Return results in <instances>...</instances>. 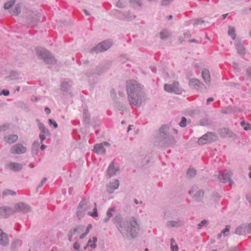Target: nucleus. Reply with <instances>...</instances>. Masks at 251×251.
I'll return each mask as SVG.
<instances>
[{"label":"nucleus","instance_id":"f257e3e1","mask_svg":"<svg viewBox=\"0 0 251 251\" xmlns=\"http://www.w3.org/2000/svg\"><path fill=\"white\" fill-rule=\"evenodd\" d=\"M112 221L123 237L130 240L138 236L140 225L134 217H124L118 214Z\"/></svg>","mask_w":251,"mask_h":251},{"label":"nucleus","instance_id":"f03ea898","mask_svg":"<svg viewBox=\"0 0 251 251\" xmlns=\"http://www.w3.org/2000/svg\"><path fill=\"white\" fill-rule=\"evenodd\" d=\"M126 92L130 104L140 107L145 100V94L141 85L134 80L127 82Z\"/></svg>","mask_w":251,"mask_h":251},{"label":"nucleus","instance_id":"7ed1b4c3","mask_svg":"<svg viewBox=\"0 0 251 251\" xmlns=\"http://www.w3.org/2000/svg\"><path fill=\"white\" fill-rule=\"evenodd\" d=\"M169 126L164 125L161 126L159 132L154 139V145L160 148H167L175 144L174 138L170 134Z\"/></svg>","mask_w":251,"mask_h":251},{"label":"nucleus","instance_id":"20e7f679","mask_svg":"<svg viewBox=\"0 0 251 251\" xmlns=\"http://www.w3.org/2000/svg\"><path fill=\"white\" fill-rule=\"evenodd\" d=\"M36 53L38 57L43 60L46 64L54 65L56 63V60L53 54L44 48H37Z\"/></svg>","mask_w":251,"mask_h":251},{"label":"nucleus","instance_id":"39448f33","mask_svg":"<svg viewBox=\"0 0 251 251\" xmlns=\"http://www.w3.org/2000/svg\"><path fill=\"white\" fill-rule=\"evenodd\" d=\"M112 41L110 40H104L92 48L90 50L91 53H98L108 50L112 46Z\"/></svg>","mask_w":251,"mask_h":251},{"label":"nucleus","instance_id":"423d86ee","mask_svg":"<svg viewBox=\"0 0 251 251\" xmlns=\"http://www.w3.org/2000/svg\"><path fill=\"white\" fill-rule=\"evenodd\" d=\"M41 16V13L37 11L28 10L26 12V19L30 25L34 26L37 25L40 22Z\"/></svg>","mask_w":251,"mask_h":251},{"label":"nucleus","instance_id":"0eeeda50","mask_svg":"<svg viewBox=\"0 0 251 251\" xmlns=\"http://www.w3.org/2000/svg\"><path fill=\"white\" fill-rule=\"evenodd\" d=\"M232 175L230 171L226 170L222 172H220L218 175H214L212 180H215L218 178L221 182L226 183L228 181L229 184L231 185L233 183V181L230 178Z\"/></svg>","mask_w":251,"mask_h":251},{"label":"nucleus","instance_id":"6e6552de","mask_svg":"<svg viewBox=\"0 0 251 251\" xmlns=\"http://www.w3.org/2000/svg\"><path fill=\"white\" fill-rule=\"evenodd\" d=\"M218 139V137L215 133L208 132L199 138L198 143L202 145L207 143L216 141Z\"/></svg>","mask_w":251,"mask_h":251},{"label":"nucleus","instance_id":"1a4fd4ad","mask_svg":"<svg viewBox=\"0 0 251 251\" xmlns=\"http://www.w3.org/2000/svg\"><path fill=\"white\" fill-rule=\"evenodd\" d=\"M85 226L82 225L77 226L71 228L68 233V240L70 241H72L75 239L78 236V234L83 231Z\"/></svg>","mask_w":251,"mask_h":251},{"label":"nucleus","instance_id":"9d476101","mask_svg":"<svg viewBox=\"0 0 251 251\" xmlns=\"http://www.w3.org/2000/svg\"><path fill=\"white\" fill-rule=\"evenodd\" d=\"M13 214L16 212L26 213L31 211V207L25 203L21 202L15 204L14 208H13Z\"/></svg>","mask_w":251,"mask_h":251},{"label":"nucleus","instance_id":"9b49d317","mask_svg":"<svg viewBox=\"0 0 251 251\" xmlns=\"http://www.w3.org/2000/svg\"><path fill=\"white\" fill-rule=\"evenodd\" d=\"M164 88L166 91L176 94H180L182 92L177 81H174L172 84H165Z\"/></svg>","mask_w":251,"mask_h":251},{"label":"nucleus","instance_id":"f8f14e48","mask_svg":"<svg viewBox=\"0 0 251 251\" xmlns=\"http://www.w3.org/2000/svg\"><path fill=\"white\" fill-rule=\"evenodd\" d=\"M184 225V222L182 218H178L176 220H170L167 222L166 226L168 228H179L182 227Z\"/></svg>","mask_w":251,"mask_h":251},{"label":"nucleus","instance_id":"ddd939ff","mask_svg":"<svg viewBox=\"0 0 251 251\" xmlns=\"http://www.w3.org/2000/svg\"><path fill=\"white\" fill-rule=\"evenodd\" d=\"M26 148L20 143H17L13 146L10 149V152L13 154H20L25 153Z\"/></svg>","mask_w":251,"mask_h":251},{"label":"nucleus","instance_id":"4468645a","mask_svg":"<svg viewBox=\"0 0 251 251\" xmlns=\"http://www.w3.org/2000/svg\"><path fill=\"white\" fill-rule=\"evenodd\" d=\"M189 85L190 87H192L200 91L206 89L205 85L201 83L199 79L196 78L190 79L189 81Z\"/></svg>","mask_w":251,"mask_h":251},{"label":"nucleus","instance_id":"2eb2a0df","mask_svg":"<svg viewBox=\"0 0 251 251\" xmlns=\"http://www.w3.org/2000/svg\"><path fill=\"white\" fill-rule=\"evenodd\" d=\"M104 146L109 147L110 146V144L107 142H104L103 143L95 145L94 146V150L95 152L98 154H104L106 152Z\"/></svg>","mask_w":251,"mask_h":251},{"label":"nucleus","instance_id":"dca6fc26","mask_svg":"<svg viewBox=\"0 0 251 251\" xmlns=\"http://www.w3.org/2000/svg\"><path fill=\"white\" fill-rule=\"evenodd\" d=\"M120 173V169L118 167H116L114 162H111L107 170V174L109 177H112Z\"/></svg>","mask_w":251,"mask_h":251},{"label":"nucleus","instance_id":"f3484780","mask_svg":"<svg viewBox=\"0 0 251 251\" xmlns=\"http://www.w3.org/2000/svg\"><path fill=\"white\" fill-rule=\"evenodd\" d=\"M189 194L192 196L195 201H200L201 200L203 197L204 192L202 190H199L196 191L193 189L189 191Z\"/></svg>","mask_w":251,"mask_h":251},{"label":"nucleus","instance_id":"a211bd4d","mask_svg":"<svg viewBox=\"0 0 251 251\" xmlns=\"http://www.w3.org/2000/svg\"><path fill=\"white\" fill-rule=\"evenodd\" d=\"M219 134L223 138L236 137V135L227 128H222L218 130Z\"/></svg>","mask_w":251,"mask_h":251},{"label":"nucleus","instance_id":"6ab92c4d","mask_svg":"<svg viewBox=\"0 0 251 251\" xmlns=\"http://www.w3.org/2000/svg\"><path fill=\"white\" fill-rule=\"evenodd\" d=\"M119 186V181L115 179L113 182H110L106 185V190L109 194H112L115 190L118 188Z\"/></svg>","mask_w":251,"mask_h":251},{"label":"nucleus","instance_id":"aec40b11","mask_svg":"<svg viewBox=\"0 0 251 251\" xmlns=\"http://www.w3.org/2000/svg\"><path fill=\"white\" fill-rule=\"evenodd\" d=\"M9 240L7 233L0 228V246L6 247L9 245Z\"/></svg>","mask_w":251,"mask_h":251},{"label":"nucleus","instance_id":"412c9836","mask_svg":"<svg viewBox=\"0 0 251 251\" xmlns=\"http://www.w3.org/2000/svg\"><path fill=\"white\" fill-rule=\"evenodd\" d=\"M13 214V210L12 208L6 206L0 207V216L3 218H6Z\"/></svg>","mask_w":251,"mask_h":251},{"label":"nucleus","instance_id":"4be33fe9","mask_svg":"<svg viewBox=\"0 0 251 251\" xmlns=\"http://www.w3.org/2000/svg\"><path fill=\"white\" fill-rule=\"evenodd\" d=\"M83 121L87 126H90L92 124L90 121V114L86 108H84L83 110Z\"/></svg>","mask_w":251,"mask_h":251},{"label":"nucleus","instance_id":"5701e85b","mask_svg":"<svg viewBox=\"0 0 251 251\" xmlns=\"http://www.w3.org/2000/svg\"><path fill=\"white\" fill-rule=\"evenodd\" d=\"M91 206V203L86 199H84L81 201L78 205V208H81L85 211L90 209Z\"/></svg>","mask_w":251,"mask_h":251},{"label":"nucleus","instance_id":"b1692460","mask_svg":"<svg viewBox=\"0 0 251 251\" xmlns=\"http://www.w3.org/2000/svg\"><path fill=\"white\" fill-rule=\"evenodd\" d=\"M8 166L10 170L15 172L20 171L23 168V166L21 164L15 162L9 163Z\"/></svg>","mask_w":251,"mask_h":251},{"label":"nucleus","instance_id":"393cba45","mask_svg":"<svg viewBox=\"0 0 251 251\" xmlns=\"http://www.w3.org/2000/svg\"><path fill=\"white\" fill-rule=\"evenodd\" d=\"M235 45L238 53L240 55H244L245 53V48L240 41L236 40Z\"/></svg>","mask_w":251,"mask_h":251},{"label":"nucleus","instance_id":"a878e982","mask_svg":"<svg viewBox=\"0 0 251 251\" xmlns=\"http://www.w3.org/2000/svg\"><path fill=\"white\" fill-rule=\"evenodd\" d=\"M18 138L16 134L8 135L4 137V141L8 144H12L15 142Z\"/></svg>","mask_w":251,"mask_h":251},{"label":"nucleus","instance_id":"bb28decb","mask_svg":"<svg viewBox=\"0 0 251 251\" xmlns=\"http://www.w3.org/2000/svg\"><path fill=\"white\" fill-rule=\"evenodd\" d=\"M202 77L204 81L206 83H209L210 82V76L209 70L207 69H204L202 71Z\"/></svg>","mask_w":251,"mask_h":251},{"label":"nucleus","instance_id":"cd10ccee","mask_svg":"<svg viewBox=\"0 0 251 251\" xmlns=\"http://www.w3.org/2000/svg\"><path fill=\"white\" fill-rule=\"evenodd\" d=\"M246 226L244 225H241L238 226L235 229L234 233L239 235H246V233L245 232V229Z\"/></svg>","mask_w":251,"mask_h":251},{"label":"nucleus","instance_id":"c85d7f7f","mask_svg":"<svg viewBox=\"0 0 251 251\" xmlns=\"http://www.w3.org/2000/svg\"><path fill=\"white\" fill-rule=\"evenodd\" d=\"M129 2L134 8H140L143 5L142 0H129Z\"/></svg>","mask_w":251,"mask_h":251},{"label":"nucleus","instance_id":"c756f323","mask_svg":"<svg viewBox=\"0 0 251 251\" xmlns=\"http://www.w3.org/2000/svg\"><path fill=\"white\" fill-rule=\"evenodd\" d=\"M40 143L37 141H34L31 148L32 153L33 155H37L38 152Z\"/></svg>","mask_w":251,"mask_h":251},{"label":"nucleus","instance_id":"7c9ffc66","mask_svg":"<svg viewBox=\"0 0 251 251\" xmlns=\"http://www.w3.org/2000/svg\"><path fill=\"white\" fill-rule=\"evenodd\" d=\"M196 175V171L194 168H189L186 172V177L189 179L193 178Z\"/></svg>","mask_w":251,"mask_h":251},{"label":"nucleus","instance_id":"2f4dec72","mask_svg":"<svg viewBox=\"0 0 251 251\" xmlns=\"http://www.w3.org/2000/svg\"><path fill=\"white\" fill-rule=\"evenodd\" d=\"M19 73L16 71H11L10 72L8 76H6V78L9 80H16L19 78Z\"/></svg>","mask_w":251,"mask_h":251},{"label":"nucleus","instance_id":"473e14b6","mask_svg":"<svg viewBox=\"0 0 251 251\" xmlns=\"http://www.w3.org/2000/svg\"><path fill=\"white\" fill-rule=\"evenodd\" d=\"M136 18L135 15H132L129 12H126L123 14V19L126 21H131L134 19Z\"/></svg>","mask_w":251,"mask_h":251},{"label":"nucleus","instance_id":"72a5a7b5","mask_svg":"<svg viewBox=\"0 0 251 251\" xmlns=\"http://www.w3.org/2000/svg\"><path fill=\"white\" fill-rule=\"evenodd\" d=\"M39 129L41 131V134H45L47 137H50V133L49 130L46 128V127L44 124L41 126H39Z\"/></svg>","mask_w":251,"mask_h":251},{"label":"nucleus","instance_id":"f704fd0d","mask_svg":"<svg viewBox=\"0 0 251 251\" xmlns=\"http://www.w3.org/2000/svg\"><path fill=\"white\" fill-rule=\"evenodd\" d=\"M114 211L115 208L114 207L108 209L106 213L107 217L103 220L104 223H107L109 221V219L113 216V212Z\"/></svg>","mask_w":251,"mask_h":251},{"label":"nucleus","instance_id":"c9c22d12","mask_svg":"<svg viewBox=\"0 0 251 251\" xmlns=\"http://www.w3.org/2000/svg\"><path fill=\"white\" fill-rule=\"evenodd\" d=\"M71 89V86L67 81H63L61 85V90L64 92H68Z\"/></svg>","mask_w":251,"mask_h":251},{"label":"nucleus","instance_id":"e433bc0d","mask_svg":"<svg viewBox=\"0 0 251 251\" xmlns=\"http://www.w3.org/2000/svg\"><path fill=\"white\" fill-rule=\"evenodd\" d=\"M228 34L231 37L232 39L235 40L236 33L235 28L231 26H228Z\"/></svg>","mask_w":251,"mask_h":251},{"label":"nucleus","instance_id":"4c0bfd02","mask_svg":"<svg viewBox=\"0 0 251 251\" xmlns=\"http://www.w3.org/2000/svg\"><path fill=\"white\" fill-rule=\"evenodd\" d=\"M170 36L169 32L166 30H163L160 33V37L162 40H166Z\"/></svg>","mask_w":251,"mask_h":251},{"label":"nucleus","instance_id":"58836bf2","mask_svg":"<svg viewBox=\"0 0 251 251\" xmlns=\"http://www.w3.org/2000/svg\"><path fill=\"white\" fill-rule=\"evenodd\" d=\"M115 107L119 110L124 111L126 110V106L120 101H116L115 103Z\"/></svg>","mask_w":251,"mask_h":251},{"label":"nucleus","instance_id":"ea45409f","mask_svg":"<svg viewBox=\"0 0 251 251\" xmlns=\"http://www.w3.org/2000/svg\"><path fill=\"white\" fill-rule=\"evenodd\" d=\"M211 124V121L208 118H203L200 121V125L202 126H207Z\"/></svg>","mask_w":251,"mask_h":251},{"label":"nucleus","instance_id":"a19ab883","mask_svg":"<svg viewBox=\"0 0 251 251\" xmlns=\"http://www.w3.org/2000/svg\"><path fill=\"white\" fill-rule=\"evenodd\" d=\"M21 241L19 240H15L11 244V248L12 250L15 251L17 247L21 245Z\"/></svg>","mask_w":251,"mask_h":251},{"label":"nucleus","instance_id":"79ce46f5","mask_svg":"<svg viewBox=\"0 0 251 251\" xmlns=\"http://www.w3.org/2000/svg\"><path fill=\"white\" fill-rule=\"evenodd\" d=\"M21 12V7L19 4H17L13 10H11L10 13L15 15L17 16Z\"/></svg>","mask_w":251,"mask_h":251},{"label":"nucleus","instance_id":"37998d69","mask_svg":"<svg viewBox=\"0 0 251 251\" xmlns=\"http://www.w3.org/2000/svg\"><path fill=\"white\" fill-rule=\"evenodd\" d=\"M240 125L244 127V129L246 131L250 130L251 129V124L248 123H246L244 121L241 122Z\"/></svg>","mask_w":251,"mask_h":251},{"label":"nucleus","instance_id":"c03bdc74","mask_svg":"<svg viewBox=\"0 0 251 251\" xmlns=\"http://www.w3.org/2000/svg\"><path fill=\"white\" fill-rule=\"evenodd\" d=\"M126 1L123 0H119L116 4V5L117 7L120 8H123L125 7L126 6Z\"/></svg>","mask_w":251,"mask_h":251},{"label":"nucleus","instance_id":"a18cd8bd","mask_svg":"<svg viewBox=\"0 0 251 251\" xmlns=\"http://www.w3.org/2000/svg\"><path fill=\"white\" fill-rule=\"evenodd\" d=\"M94 205H95V207L93 209V212L92 213L91 212H89L88 214L89 215L95 218V217H97L98 216V211H97V204H96V202L94 203Z\"/></svg>","mask_w":251,"mask_h":251},{"label":"nucleus","instance_id":"49530a36","mask_svg":"<svg viewBox=\"0 0 251 251\" xmlns=\"http://www.w3.org/2000/svg\"><path fill=\"white\" fill-rule=\"evenodd\" d=\"M15 2V0H11L6 3H5L4 5V8L5 9H8L12 7V6L14 5Z\"/></svg>","mask_w":251,"mask_h":251},{"label":"nucleus","instance_id":"de8ad7c7","mask_svg":"<svg viewBox=\"0 0 251 251\" xmlns=\"http://www.w3.org/2000/svg\"><path fill=\"white\" fill-rule=\"evenodd\" d=\"M85 211L81 208H78V211L76 212V216L79 219L81 218L84 215Z\"/></svg>","mask_w":251,"mask_h":251},{"label":"nucleus","instance_id":"09e8293b","mask_svg":"<svg viewBox=\"0 0 251 251\" xmlns=\"http://www.w3.org/2000/svg\"><path fill=\"white\" fill-rule=\"evenodd\" d=\"M233 111L232 106H228L226 108V109H222L221 112L223 114H227L232 113Z\"/></svg>","mask_w":251,"mask_h":251},{"label":"nucleus","instance_id":"8fccbe9b","mask_svg":"<svg viewBox=\"0 0 251 251\" xmlns=\"http://www.w3.org/2000/svg\"><path fill=\"white\" fill-rule=\"evenodd\" d=\"M208 221L206 220H202L200 223L198 224V229H201L203 226H206L207 225Z\"/></svg>","mask_w":251,"mask_h":251},{"label":"nucleus","instance_id":"3c124183","mask_svg":"<svg viewBox=\"0 0 251 251\" xmlns=\"http://www.w3.org/2000/svg\"><path fill=\"white\" fill-rule=\"evenodd\" d=\"M16 194V192L10 190H5L2 193L3 196L5 195H12L14 196Z\"/></svg>","mask_w":251,"mask_h":251},{"label":"nucleus","instance_id":"603ef678","mask_svg":"<svg viewBox=\"0 0 251 251\" xmlns=\"http://www.w3.org/2000/svg\"><path fill=\"white\" fill-rule=\"evenodd\" d=\"M104 72L105 71H104V68H103V67L102 66H99L97 67L96 69V72L95 73H93V74L95 73L98 75H100Z\"/></svg>","mask_w":251,"mask_h":251},{"label":"nucleus","instance_id":"864d4df0","mask_svg":"<svg viewBox=\"0 0 251 251\" xmlns=\"http://www.w3.org/2000/svg\"><path fill=\"white\" fill-rule=\"evenodd\" d=\"M242 225H244L246 226V228L245 229V232L246 233V234L247 233H251V223L249 224H242Z\"/></svg>","mask_w":251,"mask_h":251},{"label":"nucleus","instance_id":"5fc2aeb1","mask_svg":"<svg viewBox=\"0 0 251 251\" xmlns=\"http://www.w3.org/2000/svg\"><path fill=\"white\" fill-rule=\"evenodd\" d=\"M230 227V225H226V228L222 231L221 233H223L225 236H227L226 233L229 232Z\"/></svg>","mask_w":251,"mask_h":251},{"label":"nucleus","instance_id":"6e6d98bb","mask_svg":"<svg viewBox=\"0 0 251 251\" xmlns=\"http://www.w3.org/2000/svg\"><path fill=\"white\" fill-rule=\"evenodd\" d=\"M48 121H49V125L50 126H53L54 128H56L58 127V124L54 120H53L51 119H49Z\"/></svg>","mask_w":251,"mask_h":251},{"label":"nucleus","instance_id":"4d7b16f0","mask_svg":"<svg viewBox=\"0 0 251 251\" xmlns=\"http://www.w3.org/2000/svg\"><path fill=\"white\" fill-rule=\"evenodd\" d=\"M186 121L187 120L186 118L184 117H182L181 118V121L179 123V125L182 127H185L186 126Z\"/></svg>","mask_w":251,"mask_h":251},{"label":"nucleus","instance_id":"13d9d810","mask_svg":"<svg viewBox=\"0 0 251 251\" xmlns=\"http://www.w3.org/2000/svg\"><path fill=\"white\" fill-rule=\"evenodd\" d=\"M92 241L93 242V243L91 245H90V247L92 248V249H95L97 247V244H96V243L98 241L97 237H96V236L93 237Z\"/></svg>","mask_w":251,"mask_h":251},{"label":"nucleus","instance_id":"bf43d9fd","mask_svg":"<svg viewBox=\"0 0 251 251\" xmlns=\"http://www.w3.org/2000/svg\"><path fill=\"white\" fill-rule=\"evenodd\" d=\"M193 25H198L200 24H201V23H204V21L201 19H194L193 20Z\"/></svg>","mask_w":251,"mask_h":251},{"label":"nucleus","instance_id":"052dcab7","mask_svg":"<svg viewBox=\"0 0 251 251\" xmlns=\"http://www.w3.org/2000/svg\"><path fill=\"white\" fill-rule=\"evenodd\" d=\"M102 66L103 67V68H104V71H106L111 67V63H110V62L106 63Z\"/></svg>","mask_w":251,"mask_h":251},{"label":"nucleus","instance_id":"680f3d73","mask_svg":"<svg viewBox=\"0 0 251 251\" xmlns=\"http://www.w3.org/2000/svg\"><path fill=\"white\" fill-rule=\"evenodd\" d=\"M172 1L173 0H162L161 2V5L163 6L167 5Z\"/></svg>","mask_w":251,"mask_h":251},{"label":"nucleus","instance_id":"e2e57ef3","mask_svg":"<svg viewBox=\"0 0 251 251\" xmlns=\"http://www.w3.org/2000/svg\"><path fill=\"white\" fill-rule=\"evenodd\" d=\"M9 91L8 90H3L1 92H0V96L3 95L5 96H7L9 95Z\"/></svg>","mask_w":251,"mask_h":251},{"label":"nucleus","instance_id":"0e129e2a","mask_svg":"<svg viewBox=\"0 0 251 251\" xmlns=\"http://www.w3.org/2000/svg\"><path fill=\"white\" fill-rule=\"evenodd\" d=\"M9 128L8 125H4L0 126V131L6 130Z\"/></svg>","mask_w":251,"mask_h":251},{"label":"nucleus","instance_id":"69168bd1","mask_svg":"<svg viewBox=\"0 0 251 251\" xmlns=\"http://www.w3.org/2000/svg\"><path fill=\"white\" fill-rule=\"evenodd\" d=\"M46 136V135L45 134H40L39 135V138H40L41 144H42L43 141L45 140Z\"/></svg>","mask_w":251,"mask_h":251},{"label":"nucleus","instance_id":"338daca9","mask_svg":"<svg viewBox=\"0 0 251 251\" xmlns=\"http://www.w3.org/2000/svg\"><path fill=\"white\" fill-rule=\"evenodd\" d=\"M47 178L46 177H44L42 180H41L40 183L39 184V185L37 187V189L41 187L45 183V182L47 180Z\"/></svg>","mask_w":251,"mask_h":251},{"label":"nucleus","instance_id":"774afa93","mask_svg":"<svg viewBox=\"0 0 251 251\" xmlns=\"http://www.w3.org/2000/svg\"><path fill=\"white\" fill-rule=\"evenodd\" d=\"M171 249L172 251H178V246L177 245L174 246L172 244L171 246Z\"/></svg>","mask_w":251,"mask_h":251}]
</instances>
